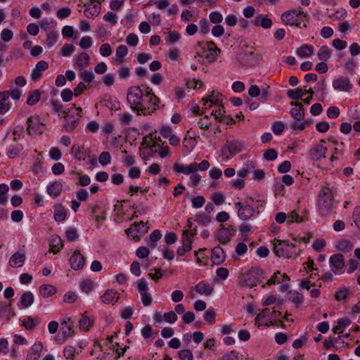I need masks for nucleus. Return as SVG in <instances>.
<instances>
[{
	"label": "nucleus",
	"mask_w": 360,
	"mask_h": 360,
	"mask_svg": "<svg viewBox=\"0 0 360 360\" xmlns=\"http://www.w3.org/2000/svg\"><path fill=\"white\" fill-rule=\"evenodd\" d=\"M127 99L131 108L139 115L153 113L160 105L159 98L151 90L143 94L142 89L136 86L128 89Z\"/></svg>",
	"instance_id": "nucleus-1"
},
{
	"label": "nucleus",
	"mask_w": 360,
	"mask_h": 360,
	"mask_svg": "<svg viewBox=\"0 0 360 360\" xmlns=\"http://www.w3.org/2000/svg\"><path fill=\"white\" fill-rule=\"evenodd\" d=\"M203 109H212L211 115L214 117L216 122L233 124L234 121L229 115L226 114L223 105V96L217 91H209L207 95L201 99Z\"/></svg>",
	"instance_id": "nucleus-2"
},
{
	"label": "nucleus",
	"mask_w": 360,
	"mask_h": 360,
	"mask_svg": "<svg viewBox=\"0 0 360 360\" xmlns=\"http://www.w3.org/2000/svg\"><path fill=\"white\" fill-rule=\"evenodd\" d=\"M265 205V202L261 200L248 198L243 202L235 203V207L238 211V216L241 220H248L259 214Z\"/></svg>",
	"instance_id": "nucleus-3"
},
{
	"label": "nucleus",
	"mask_w": 360,
	"mask_h": 360,
	"mask_svg": "<svg viewBox=\"0 0 360 360\" xmlns=\"http://www.w3.org/2000/svg\"><path fill=\"white\" fill-rule=\"evenodd\" d=\"M245 150V145L242 141L234 140L227 141L217 152V158L220 162H227L233 156Z\"/></svg>",
	"instance_id": "nucleus-4"
},
{
	"label": "nucleus",
	"mask_w": 360,
	"mask_h": 360,
	"mask_svg": "<svg viewBox=\"0 0 360 360\" xmlns=\"http://www.w3.org/2000/svg\"><path fill=\"white\" fill-rule=\"evenodd\" d=\"M271 244L274 252L279 257L292 258L299 255L296 246L288 240L274 238Z\"/></svg>",
	"instance_id": "nucleus-5"
},
{
	"label": "nucleus",
	"mask_w": 360,
	"mask_h": 360,
	"mask_svg": "<svg viewBox=\"0 0 360 360\" xmlns=\"http://www.w3.org/2000/svg\"><path fill=\"white\" fill-rule=\"evenodd\" d=\"M316 205L319 212L323 216L328 215L333 212L334 199L330 188L323 187L321 189L318 195Z\"/></svg>",
	"instance_id": "nucleus-6"
},
{
	"label": "nucleus",
	"mask_w": 360,
	"mask_h": 360,
	"mask_svg": "<svg viewBox=\"0 0 360 360\" xmlns=\"http://www.w3.org/2000/svg\"><path fill=\"white\" fill-rule=\"evenodd\" d=\"M82 110L81 108H74L68 110L61 117L65 118L63 128L68 132L73 131L82 117Z\"/></svg>",
	"instance_id": "nucleus-7"
},
{
	"label": "nucleus",
	"mask_w": 360,
	"mask_h": 360,
	"mask_svg": "<svg viewBox=\"0 0 360 360\" xmlns=\"http://www.w3.org/2000/svg\"><path fill=\"white\" fill-rule=\"evenodd\" d=\"M261 275V271L257 268H251L244 272L239 278L240 284L242 286L252 288L259 283V276Z\"/></svg>",
	"instance_id": "nucleus-8"
},
{
	"label": "nucleus",
	"mask_w": 360,
	"mask_h": 360,
	"mask_svg": "<svg viewBox=\"0 0 360 360\" xmlns=\"http://www.w3.org/2000/svg\"><path fill=\"white\" fill-rule=\"evenodd\" d=\"M158 148L152 138H145L139 148L140 157L144 160H150L158 151Z\"/></svg>",
	"instance_id": "nucleus-9"
},
{
	"label": "nucleus",
	"mask_w": 360,
	"mask_h": 360,
	"mask_svg": "<svg viewBox=\"0 0 360 360\" xmlns=\"http://www.w3.org/2000/svg\"><path fill=\"white\" fill-rule=\"evenodd\" d=\"M90 63V58L88 53L82 52L79 53L76 60V66L80 71L79 77L87 83L90 82V72L88 70H84Z\"/></svg>",
	"instance_id": "nucleus-10"
},
{
	"label": "nucleus",
	"mask_w": 360,
	"mask_h": 360,
	"mask_svg": "<svg viewBox=\"0 0 360 360\" xmlns=\"http://www.w3.org/2000/svg\"><path fill=\"white\" fill-rule=\"evenodd\" d=\"M148 226L143 221L135 222L126 230L129 238L139 240L140 237L148 231Z\"/></svg>",
	"instance_id": "nucleus-11"
},
{
	"label": "nucleus",
	"mask_w": 360,
	"mask_h": 360,
	"mask_svg": "<svg viewBox=\"0 0 360 360\" xmlns=\"http://www.w3.org/2000/svg\"><path fill=\"white\" fill-rule=\"evenodd\" d=\"M136 288L141 295V302L145 307H148L153 303L151 295L148 292V286L146 281L140 278L136 281Z\"/></svg>",
	"instance_id": "nucleus-12"
},
{
	"label": "nucleus",
	"mask_w": 360,
	"mask_h": 360,
	"mask_svg": "<svg viewBox=\"0 0 360 360\" xmlns=\"http://www.w3.org/2000/svg\"><path fill=\"white\" fill-rule=\"evenodd\" d=\"M289 277L278 271L267 281V285L280 284V290L285 292L289 289Z\"/></svg>",
	"instance_id": "nucleus-13"
},
{
	"label": "nucleus",
	"mask_w": 360,
	"mask_h": 360,
	"mask_svg": "<svg viewBox=\"0 0 360 360\" xmlns=\"http://www.w3.org/2000/svg\"><path fill=\"white\" fill-rule=\"evenodd\" d=\"M193 243V235L189 231H184L181 237V246L179 247L176 252L178 255L182 256L190 252Z\"/></svg>",
	"instance_id": "nucleus-14"
},
{
	"label": "nucleus",
	"mask_w": 360,
	"mask_h": 360,
	"mask_svg": "<svg viewBox=\"0 0 360 360\" xmlns=\"http://www.w3.org/2000/svg\"><path fill=\"white\" fill-rule=\"evenodd\" d=\"M328 146L326 140L321 139L319 143L316 144L309 151L310 156L313 160H320L326 157V153Z\"/></svg>",
	"instance_id": "nucleus-15"
},
{
	"label": "nucleus",
	"mask_w": 360,
	"mask_h": 360,
	"mask_svg": "<svg viewBox=\"0 0 360 360\" xmlns=\"http://www.w3.org/2000/svg\"><path fill=\"white\" fill-rule=\"evenodd\" d=\"M203 55L210 63L217 60V56L220 53V49H218L216 44L212 41H209L202 45Z\"/></svg>",
	"instance_id": "nucleus-16"
},
{
	"label": "nucleus",
	"mask_w": 360,
	"mask_h": 360,
	"mask_svg": "<svg viewBox=\"0 0 360 360\" xmlns=\"http://www.w3.org/2000/svg\"><path fill=\"white\" fill-rule=\"evenodd\" d=\"M332 86L335 91L342 92H349L352 89L349 79L345 76H339L333 79Z\"/></svg>",
	"instance_id": "nucleus-17"
},
{
	"label": "nucleus",
	"mask_w": 360,
	"mask_h": 360,
	"mask_svg": "<svg viewBox=\"0 0 360 360\" xmlns=\"http://www.w3.org/2000/svg\"><path fill=\"white\" fill-rule=\"evenodd\" d=\"M300 9H292L282 13L281 19L283 23L287 25H294L298 23L302 14Z\"/></svg>",
	"instance_id": "nucleus-18"
},
{
	"label": "nucleus",
	"mask_w": 360,
	"mask_h": 360,
	"mask_svg": "<svg viewBox=\"0 0 360 360\" xmlns=\"http://www.w3.org/2000/svg\"><path fill=\"white\" fill-rule=\"evenodd\" d=\"M27 131L29 134H41L44 131V125L40 122L37 116L30 117L27 120Z\"/></svg>",
	"instance_id": "nucleus-19"
},
{
	"label": "nucleus",
	"mask_w": 360,
	"mask_h": 360,
	"mask_svg": "<svg viewBox=\"0 0 360 360\" xmlns=\"http://www.w3.org/2000/svg\"><path fill=\"white\" fill-rule=\"evenodd\" d=\"M276 317L270 316V309H265L260 312L255 319V325L258 327H266L274 324V320Z\"/></svg>",
	"instance_id": "nucleus-20"
},
{
	"label": "nucleus",
	"mask_w": 360,
	"mask_h": 360,
	"mask_svg": "<svg viewBox=\"0 0 360 360\" xmlns=\"http://www.w3.org/2000/svg\"><path fill=\"white\" fill-rule=\"evenodd\" d=\"M195 290L196 292H198L199 295L202 296H210L213 290L214 287L213 285L208 283L206 281H202L199 282L194 288H191L190 290V293L192 297L194 296L193 294V291Z\"/></svg>",
	"instance_id": "nucleus-21"
},
{
	"label": "nucleus",
	"mask_w": 360,
	"mask_h": 360,
	"mask_svg": "<svg viewBox=\"0 0 360 360\" xmlns=\"http://www.w3.org/2000/svg\"><path fill=\"white\" fill-rule=\"evenodd\" d=\"M182 152L184 156L189 155L198 144V139L195 136L189 135V131L186 134L183 140Z\"/></svg>",
	"instance_id": "nucleus-22"
},
{
	"label": "nucleus",
	"mask_w": 360,
	"mask_h": 360,
	"mask_svg": "<svg viewBox=\"0 0 360 360\" xmlns=\"http://www.w3.org/2000/svg\"><path fill=\"white\" fill-rule=\"evenodd\" d=\"M91 218L96 222V227L98 228L105 219V206L103 204L96 205L91 210Z\"/></svg>",
	"instance_id": "nucleus-23"
},
{
	"label": "nucleus",
	"mask_w": 360,
	"mask_h": 360,
	"mask_svg": "<svg viewBox=\"0 0 360 360\" xmlns=\"http://www.w3.org/2000/svg\"><path fill=\"white\" fill-rule=\"evenodd\" d=\"M60 331L64 340L74 335L73 323L70 318L66 317L63 319L60 323Z\"/></svg>",
	"instance_id": "nucleus-24"
},
{
	"label": "nucleus",
	"mask_w": 360,
	"mask_h": 360,
	"mask_svg": "<svg viewBox=\"0 0 360 360\" xmlns=\"http://www.w3.org/2000/svg\"><path fill=\"white\" fill-rule=\"evenodd\" d=\"M300 272L303 274V276L306 275L309 278H313L318 274V268L315 266L314 260L309 258L302 264Z\"/></svg>",
	"instance_id": "nucleus-25"
},
{
	"label": "nucleus",
	"mask_w": 360,
	"mask_h": 360,
	"mask_svg": "<svg viewBox=\"0 0 360 360\" xmlns=\"http://www.w3.org/2000/svg\"><path fill=\"white\" fill-rule=\"evenodd\" d=\"M195 162L184 165L176 162L173 165V170L176 174L182 173L186 175H191L195 172Z\"/></svg>",
	"instance_id": "nucleus-26"
},
{
	"label": "nucleus",
	"mask_w": 360,
	"mask_h": 360,
	"mask_svg": "<svg viewBox=\"0 0 360 360\" xmlns=\"http://www.w3.org/2000/svg\"><path fill=\"white\" fill-rule=\"evenodd\" d=\"M256 162L253 160H248L243 162L241 167L237 171L238 177L248 178V175L255 169Z\"/></svg>",
	"instance_id": "nucleus-27"
},
{
	"label": "nucleus",
	"mask_w": 360,
	"mask_h": 360,
	"mask_svg": "<svg viewBox=\"0 0 360 360\" xmlns=\"http://www.w3.org/2000/svg\"><path fill=\"white\" fill-rule=\"evenodd\" d=\"M330 269L340 272L345 266L344 257L341 254H335L330 256L329 259Z\"/></svg>",
	"instance_id": "nucleus-28"
},
{
	"label": "nucleus",
	"mask_w": 360,
	"mask_h": 360,
	"mask_svg": "<svg viewBox=\"0 0 360 360\" xmlns=\"http://www.w3.org/2000/svg\"><path fill=\"white\" fill-rule=\"evenodd\" d=\"M71 268L75 270L82 269L84 264L85 260L83 255L79 251H75L70 259Z\"/></svg>",
	"instance_id": "nucleus-29"
},
{
	"label": "nucleus",
	"mask_w": 360,
	"mask_h": 360,
	"mask_svg": "<svg viewBox=\"0 0 360 360\" xmlns=\"http://www.w3.org/2000/svg\"><path fill=\"white\" fill-rule=\"evenodd\" d=\"M351 323L352 321L348 317L340 318L334 322L332 331L335 334L340 335L343 333L344 330L351 324Z\"/></svg>",
	"instance_id": "nucleus-30"
},
{
	"label": "nucleus",
	"mask_w": 360,
	"mask_h": 360,
	"mask_svg": "<svg viewBox=\"0 0 360 360\" xmlns=\"http://www.w3.org/2000/svg\"><path fill=\"white\" fill-rule=\"evenodd\" d=\"M232 229L229 227H221L216 233V238L221 244L227 243L232 237Z\"/></svg>",
	"instance_id": "nucleus-31"
},
{
	"label": "nucleus",
	"mask_w": 360,
	"mask_h": 360,
	"mask_svg": "<svg viewBox=\"0 0 360 360\" xmlns=\"http://www.w3.org/2000/svg\"><path fill=\"white\" fill-rule=\"evenodd\" d=\"M42 349L43 345L41 342L34 343L28 350L25 360H38Z\"/></svg>",
	"instance_id": "nucleus-32"
},
{
	"label": "nucleus",
	"mask_w": 360,
	"mask_h": 360,
	"mask_svg": "<svg viewBox=\"0 0 360 360\" xmlns=\"http://www.w3.org/2000/svg\"><path fill=\"white\" fill-rule=\"evenodd\" d=\"M290 115L296 121H302L304 118V109L301 103L292 102Z\"/></svg>",
	"instance_id": "nucleus-33"
},
{
	"label": "nucleus",
	"mask_w": 360,
	"mask_h": 360,
	"mask_svg": "<svg viewBox=\"0 0 360 360\" xmlns=\"http://www.w3.org/2000/svg\"><path fill=\"white\" fill-rule=\"evenodd\" d=\"M314 52V48L313 46L304 44L297 48L295 54L300 58H306L311 57Z\"/></svg>",
	"instance_id": "nucleus-34"
},
{
	"label": "nucleus",
	"mask_w": 360,
	"mask_h": 360,
	"mask_svg": "<svg viewBox=\"0 0 360 360\" xmlns=\"http://www.w3.org/2000/svg\"><path fill=\"white\" fill-rule=\"evenodd\" d=\"M225 258V252L221 247L217 246L212 249L211 259L214 264L219 265L222 264Z\"/></svg>",
	"instance_id": "nucleus-35"
},
{
	"label": "nucleus",
	"mask_w": 360,
	"mask_h": 360,
	"mask_svg": "<svg viewBox=\"0 0 360 360\" xmlns=\"http://www.w3.org/2000/svg\"><path fill=\"white\" fill-rule=\"evenodd\" d=\"M127 54L128 49L126 46L120 45L117 46L115 51V55L112 58V63L116 65L124 63Z\"/></svg>",
	"instance_id": "nucleus-36"
},
{
	"label": "nucleus",
	"mask_w": 360,
	"mask_h": 360,
	"mask_svg": "<svg viewBox=\"0 0 360 360\" xmlns=\"http://www.w3.org/2000/svg\"><path fill=\"white\" fill-rule=\"evenodd\" d=\"M120 294L117 291L112 289L107 290L105 293L101 296V301L104 304L115 303L118 301Z\"/></svg>",
	"instance_id": "nucleus-37"
},
{
	"label": "nucleus",
	"mask_w": 360,
	"mask_h": 360,
	"mask_svg": "<svg viewBox=\"0 0 360 360\" xmlns=\"http://www.w3.org/2000/svg\"><path fill=\"white\" fill-rule=\"evenodd\" d=\"M49 68L48 63H46L44 60H40L38 62L36 65V67L34 69H33L32 74H31V78L34 81L38 80L41 76L42 72L47 70Z\"/></svg>",
	"instance_id": "nucleus-38"
},
{
	"label": "nucleus",
	"mask_w": 360,
	"mask_h": 360,
	"mask_svg": "<svg viewBox=\"0 0 360 360\" xmlns=\"http://www.w3.org/2000/svg\"><path fill=\"white\" fill-rule=\"evenodd\" d=\"M252 23L257 26H261L264 29H269L273 25L272 20L266 15L262 14L256 15L252 20Z\"/></svg>",
	"instance_id": "nucleus-39"
},
{
	"label": "nucleus",
	"mask_w": 360,
	"mask_h": 360,
	"mask_svg": "<svg viewBox=\"0 0 360 360\" xmlns=\"http://www.w3.org/2000/svg\"><path fill=\"white\" fill-rule=\"evenodd\" d=\"M71 153L78 160H84L89 156V152L82 145H73Z\"/></svg>",
	"instance_id": "nucleus-40"
},
{
	"label": "nucleus",
	"mask_w": 360,
	"mask_h": 360,
	"mask_svg": "<svg viewBox=\"0 0 360 360\" xmlns=\"http://www.w3.org/2000/svg\"><path fill=\"white\" fill-rule=\"evenodd\" d=\"M214 120L216 121L211 114L210 116L205 115L199 118L196 122V126L200 129L207 130L212 126Z\"/></svg>",
	"instance_id": "nucleus-41"
},
{
	"label": "nucleus",
	"mask_w": 360,
	"mask_h": 360,
	"mask_svg": "<svg viewBox=\"0 0 360 360\" xmlns=\"http://www.w3.org/2000/svg\"><path fill=\"white\" fill-rule=\"evenodd\" d=\"M25 259V254L17 252L10 258L9 264L13 268L21 267L24 264Z\"/></svg>",
	"instance_id": "nucleus-42"
},
{
	"label": "nucleus",
	"mask_w": 360,
	"mask_h": 360,
	"mask_svg": "<svg viewBox=\"0 0 360 360\" xmlns=\"http://www.w3.org/2000/svg\"><path fill=\"white\" fill-rule=\"evenodd\" d=\"M335 247L340 251L347 252L353 249L354 244L348 240L340 239L335 242Z\"/></svg>",
	"instance_id": "nucleus-43"
},
{
	"label": "nucleus",
	"mask_w": 360,
	"mask_h": 360,
	"mask_svg": "<svg viewBox=\"0 0 360 360\" xmlns=\"http://www.w3.org/2000/svg\"><path fill=\"white\" fill-rule=\"evenodd\" d=\"M186 86L188 91L204 89L202 81L198 78H188L186 81Z\"/></svg>",
	"instance_id": "nucleus-44"
},
{
	"label": "nucleus",
	"mask_w": 360,
	"mask_h": 360,
	"mask_svg": "<svg viewBox=\"0 0 360 360\" xmlns=\"http://www.w3.org/2000/svg\"><path fill=\"white\" fill-rule=\"evenodd\" d=\"M316 55L321 61H327L331 57L332 51L328 46L324 45L319 48Z\"/></svg>",
	"instance_id": "nucleus-45"
},
{
	"label": "nucleus",
	"mask_w": 360,
	"mask_h": 360,
	"mask_svg": "<svg viewBox=\"0 0 360 360\" xmlns=\"http://www.w3.org/2000/svg\"><path fill=\"white\" fill-rule=\"evenodd\" d=\"M49 247L50 252L55 254L58 252L63 247L61 238L58 236H53L51 240Z\"/></svg>",
	"instance_id": "nucleus-46"
},
{
	"label": "nucleus",
	"mask_w": 360,
	"mask_h": 360,
	"mask_svg": "<svg viewBox=\"0 0 360 360\" xmlns=\"http://www.w3.org/2000/svg\"><path fill=\"white\" fill-rule=\"evenodd\" d=\"M63 189V185L59 181H55L47 187V192L51 197L58 196Z\"/></svg>",
	"instance_id": "nucleus-47"
},
{
	"label": "nucleus",
	"mask_w": 360,
	"mask_h": 360,
	"mask_svg": "<svg viewBox=\"0 0 360 360\" xmlns=\"http://www.w3.org/2000/svg\"><path fill=\"white\" fill-rule=\"evenodd\" d=\"M67 217V210L63 206L58 204L54 207V219L56 221L61 222L65 219Z\"/></svg>",
	"instance_id": "nucleus-48"
},
{
	"label": "nucleus",
	"mask_w": 360,
	"mask_h": 360,
	"mask_svg": "<svg viewBox=\"0 0 360 360\" xmlns=\"http://www.w3.org/2000/svg\"><path fill=\"white\" fill-rule=\"evenodd\" d=\"M34 302V295L30 292H24L20 297V305L22 308H27L32 304Z\"/></svg>",
	"instance_id": "nucleus-49"
},
{
	"label": "nucleus",
	"mask_w": 360,
	"mask_h": 360,
	"mask_svg": "<svg viewBox=\"0 0 360 360\" xmlns=\"http://www.w3.org/2000/svg\"><path fill=\"white\" fill-rule=\"evenodd\" d=\"M79 327L82 330H89L90 327V316L87 311L82 314L81 319L79 320Z\"/></svg>",
	"instance_id": "nucleus-50"
},
{
	"label": "nucleus",
	"mask_w": 360,
	"mask_h": 360,
	"mask_svg": "<svg viewBox=\"0 0 360 360\" xmlns=\"http://www.w3.org/2000/svg\"><path fill=\"white\" fill-rule=\"evenodd\" d=\"M307 93L308 90L307 89L297 88L295 89H289L287 92V95L291 99L297 100L303 97Z\"/></svg>",
	"instance_id": "nucleus-51"
},
{
	"label": "nucleus",
	"mask_w": 360,
	"mask_h": 360,
	"mask_svg": "<svg viewBox=\"0 0 360 360\" xmlns=\"http://www.w3.org/2000/svg\"><path fill=\"white\" fill-rule=\"evenodd\" d=\"M39 292L44 297H49L56 292V288L52 285L45 284L39 288Z\"/></svg>",
	"instance_id": "nucleus-52"
},
{
	"label": "nucleus",
	"mask_w": 360,
	"mask_h": 360,
	"mask_svg": "<svg viewBox=\"0 0 360 360\" xmlns=\"http://www.w3.org/2000/svg\"><path fill=\"white\" fill-rule=\"evenodd\" d=\"M165 41L167 44H172L179 41L181 37V34L176 30H170L167 32Z\"/></svg>",
	"instance_id": "nucleus-53"
},
{
	"label": "nucleus",
	"mask_w": 360,
	"mask_h": 360,
	"mask_svg": "<svg viewBox=\"0 0 360 360\" xmlns=\"http://www.w3.org/2000/svg\"><path fill=\"white\" fill-rule=\"evenodd\" d=\"M51 105L53 108V112L57 113L60 117L65 115L67 112L64 110L62 103L58 99H51Z\"/></svg>",
	"instance_id": "nucleus-54"
},
{
	"label": "nucleus",
	"mask_w": 360,
	"mask_h": 360,
	"mask_svg": "<svg viewBox=\"0 0 360 360\" xmlns=\"http://www.w3.org/2000/svg\"><path fill=\"white\" fill-rule=\"evenodd\" d=\"M288 300L298 306L303 302L304 297L297 291H290L288 294Z\"/></svg>",
	"instance_id": "nucleus-55"
},
{
	"label": "nucleus",
	"mask_w": 360,
	"mask_h": 360,
	"mask_svg": "<svg viewBox=\"0 0 360 360\" xmlns=\"http://www.w3.org/2000/svg\"><path fill=\"white\" fill-rule=\"evenodd\" d=\"M41 94L39 90H34L30 92L27 99V103L29 105H33L36 104L40 99Z\"/></svg>",
	"instance_id": "nucleus-56"
},
{
	"label": "nucleus",
	"mask_w": 360,
	"mask_h": 360,
	"mask_svg": "<svg viewBox=\"0 0 360 360\" xmlns=\"http://www.w3.org/2000/svg\"><path fill=\"white\" fill-rule=\"evenodd\" d=\"M22 150V146H12L6 149V155L9 158H15L20 155Z\"/></svg>",
	"instance_id": "nucleus-57"
},
{
	"label": "nucleus",
	"mask_w": 360,
	"mask_h": 360,
	"mask_svg": "<svg viewBox=\"0 0 360 360\" xmlns=\"http://www.w3.org/2000/svg\"><path fill=\"white\" fill-rule=\"evenodd\" d=\"M8 186L6 184H0V204L5 205L8 202V197L6 195L8 192Z\"/></svg>",
	"instance_id": "nucleus-58"
},
{
	"label": "nucleus",
	"mask_w": 360,
	"mask_h": 360,
	"mask_svg": "<svg viewBox=\"0 0 360 360\" xmlns=\"http://www.w3.org/2000/svg\"><path fill=\"white\" fill-rule=\"evenodd\" d=\"M271 130L275 135L280 136L285 130V124L281 121H275L271 124Z\"/></svg>",
	"instance_id": "nucleus-59"
},
{
	"label": "nucleus",
	"mask_w": 360,
	"mask_h": 360,
	"mask_svg": "<svg viewBox=\"0 0 360 360\" xmlns=\"http://www.w3.org/2000/svg\"><path fill=\"white\" fill-rule=\"evenodd\" d=\"M210 199L216 205H221L225 201V195L222 192L216 191L211 195Z\"/></svg>",
	"instance_id": "nucleus-60"
},
{
	"label": "nucleus",
	"mask_w": 360,
	"mask_h": 360,
	"mask_svg": "<svg viewBox=\"0 0 360 360\" xmlns=\"http://www.w3.org/2000/svg\"><path fill=\"white\" fill-rule=\"evenodd\" d=\"M223 19V15L218 11H212L209 14V20L213 24L221 25Z\"/></svg>",
	"instance_id": "nucleus-61"
},
{
	"label": "nucleus",
	"mask_w": 360,
	"mask_h": 360,
	"mask_svg": "<svg viewBox=\"0 0 360 360\" xmlns=\"http://www.w3.org/2000/svg\"><path fill=\"white\" fill-rule=\"evenodd\" d=\"M141 170L137 166L131 167L127 169V176L131 179H138L141 177Z\"/></svg>",
	"instance_id": "nucleus-62"
},
{
	"label": "nucleus",
	"mask_w": 360,
	"mask_h": 360,
	"mask_svg": "<svg viewBox=\"0 0 360 360\" xmlns=\"http://www.w3.org/2000/svg\"><path fill=\"white\" fill-rule=\"evenodd\" d=\"M326 246V242L324 239L317 238L312 243V248L316 252H323Z\"/></svg>",
	"instance_id": "nucleus-63"
},
{
	"label": "nucleus",
	"mask_w": 360,
	"mask_h": 360,
	"mask_svg": "<svg viewBox=\"0 0 360 360\" xmlns=\"http://www.w3.org/2000/svg\"><path fill=\"white\" fill-rule=\"evenodd\" d=\"M131 74V69L126 65H122L117 70V75L120 79H127Z\"/></svg>",
	"instance_id": "nucleus-64"
}]
</instances>
